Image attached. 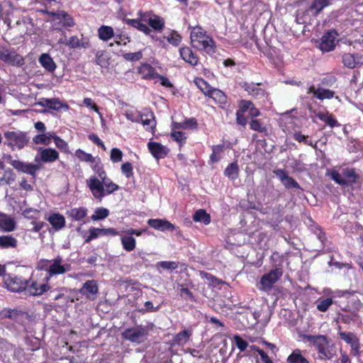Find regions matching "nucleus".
<instances>
[{
    "label": "nucleus",
    "mask_w": 363,
    "mask_h": 363,
    "mask_svg": "<svg viewBox=\"0 0 363 363\" xmlns=\"http://www.w3.org/2000/svg\"><path fill=\"white\" fill-rule=\"evenodd\" d=\"M305 323L307 327L297 328L299 336L310 344V346L314 347L317 351L318 358L320 360H330L336 354V348L330 338L323 335H305L302 333L307 331L311 327L308 319Z\"/></svg>",
    "instance_id": "nucleus-1"
},
{
    "label": "nucleus",
    "mask_w": 363,
    "mask_h": 363,
    "mask_svg": "<svg viewBox=\"0 0 363 363\" xmlns=\"http://www.w3.org/2000/svg\"><path fill=\"white\" fill-rule=\"evenodd\" d=\"M8 288L12 291H25L26 294L31 296H40L50 289V286L45 284H38L22 277H14L11 278L9 281H6Z\"/></svg>",
    "instance_id": "nucleus-2"
},
{
    "label": "nucleus",
    "mask_w": 363,
    "mask_h": 363,
    "mask_svg": "<svg viewBox=\"0 0 363 363\" xmlns=\"http://www.w3.org/2000/svg\"><path fill=\"white\" fill-rule=\"evenodd\" d=\"M4 145L11 147L12 150H21L30 141V137L26 132L20 130H6L4 133Z\"/></svg>",
    "instance_id": "nucleus-3"
},
{
    "label": "nucleus",
    "mask_w": 363,
    "mask_h": 363,
    "mask_svg": "<svg viewBox=\"0 0 363 363\" xmlns=\"http://www.w3.org/2000/svg\"><path fill=\"white\" fill-rule=\"evenodd\" d=\"M148 332L149 330L147 327L138 325L125 329L122 333V336L127 340L140 344L147 340Z\"/></svg>",
    "instance_id": "nucleus-4"
},
{
    "label": "nucleus",
    "mask_w": 363,
    "mask_h": 363,
    "mask_svg": "<svg viewBox=\"0 0 363 363\" xmlns=\"http://www.w3.org/2000/svg\"><path fill=\"white\" fill-rule=\"evenodd\" d=\"M283 274L281 267H276L269 273L264 274L259 281L260 289L264 291H270L273 285L280 279Z\"/></svg>",
    "instance_id": "nucleus-5"
},
{
    "label": "nucleus",
    "mask_w": 363,
    "mask_h": 363,
    "mask_svg": "<svg viewBox=\"0 0 363 363\" xmlns=\"http://www.w3.org/2000/svg\"><path fill=\"white\" fill-rule=\"evenodd\" d=\"M7 162L16 169L35 177V173L40 169V165L32 163H25L20 160H13L11 155L7 157Z\"/></svg>",
    "instance_id": "nucleus-6"
},
{
    "label": "nucleus",
    "mask_w": 363,
    "mask_h": 363,
    "mask_svg": "<svg viewBox=\"0 0 363 363\" xmlns=\"http://www.w3.org/2000/svg\"><path fill=\"white\" fill-rule=\"evenodd\" d=\"M0 60L11 65L21 66L24 64L23 57L11 51L4 46H0Z\"/></svg>",
    "instance_id": "nucleus-7"
},
{
    "label": "nucleus",
    "mask_w": 363,
    "mask_h": 363,
    "mask_svg": "<svg viewBox=\"0 0 363 363\" xmlns=\"http://www.w3.org/2000/svg\"><path fill=\"white\" fill-rule=\"evenodd\" d=\"M86 184L96 199L101 200L106 196L103 180L92 176L86 180Z\"/></svg>",
    "instance_id": "nucleus-8"
},
{
    "label": "nucleus",
    "mask_w": 363,
    "mask_h": 363,
    "mask_svg": "<svg viewBox=\"0 0 363 363\" xmlns=\"http://www.w3.org/2000/svg\"><path fill=\"white\" fill-rule=\"evenodd\" d=\"M79 293L87 299L94 301L99 294V285L96 280H87L79 289Z\"/></svg>",
    "instance_id": "nucleus-9"
},
{
    "label": "nucleus",
    "mask_w": 363,
    "mask_h": 363,
    "mask_svg": "<svg viewBox=\"0 0 363 363\" xmlns=\"http://www.w3.org/2000/svg\"><path fill=\"white\" fill-rule=\"evenodd\" d=\"M339 335L341 340L350 345V354L357 357L359 355L360 343L358 337L353 333L340 332Z\"/></svg>",
    "instance_id": "nucleus-10"
},
{
    "label": "nucleus",
    "mask_w": 363,
    "mask_h": 363,
    "mask_svg": "<svg viewBox=\"0 0 363 363\" xmlns=\"http://www.w3.org/2000/svg\"><path fill=\"white\" fill-rule=\"evenodd\" d=\"M51 264L48 270L50 276L62 274L69 272L71 269L69 264H62V258L60 256L52 259Z\"/></svg>",
    "instance_id": "nucleus-11"
},
{
    "label": "nucleus",
    "mask_w": 363,
    "mask_h": 363,
    "mask_svg": "<svg viewBox=\"0 0 363 363\" xmlns=\"http://www.w3.org/2000/svg\"><path fill=\"white\" fill-rule=\"evenodd\" d=\"M338 35L335 30L327 32L321 38L320 49L323 52H330L335 47V39Z\"/></svg>",
    "instance_id": "nucleus-12"
},
{
    "label": "nucleus",
    "mask_w": 363,
    "mask_h": 363,
    "mask_svg": "<svg viewBox=\"0 0 363 363\" xmlns=\"http://www.w3.org/2000/svg\"><path fill=\"white\" fill-rule=\"evenodd\" d=\"M342 62L346 67L354 69L363 65V55L359 53H345L342 57Z\"/></svg>",
    "instance_id": "nucleus-13"
},
{
    "label": "nucleus",
    "mask_w": 363,
    "mask_h": 363,
    "mask_svg": "<svg viewBox=\"0 0 363 363\" xmlns=\"http://www.w3.org/2000/svg\"><path fill=\"white\" fill-rule=\"evenodd\" d=\"M274 174L279 178L281 183L284 185L286 189H301V186L298 183L289 177L288 174L282 169H278L274 171Z\"/></svg>",
    "instance_id": "nucleus-14"
},
{
    "label": "nucleus",
    "mask_w": 363,
    "mask_h": 363,
    "mask_svg": "<svg viewBox=\"0 0 363 363\" xmlns=\"http://www.w3.org/2000/svg\"><path fill=\"white\" fill-rule=\"evenodd\" d=\"M37 104L42 107L48 108L55 111H60L62 108L65 111H67L69 109V106L67 104L62 103L60 99L56 98H43Z\"/></svg>",
    "instance_id": "nucleus-15"
},
{
    "label": "nucleus",
    "mask_w": 363,
    "mask_h": 363,
    "mask_svg": "<svg viewBox=\"0 0 363 363\" xmlns=\"http://www.w3.org/2000/svg\"><path fill=\"white\" fill-rule=\"evenodd\" d=\"M38 151L40 152V158L39 159L38 155L35 156V161L37 162L39 161L52 162L59 158V153L54 149L40 147Z\"/></svg>",
    "instance_id": "nucleus-16"
},
{
    "label": "nucleus",
    "mask_w": 363,
    "mask_h": 363,
    "mask_svg": "<svg viewBox=\"0 0 363 363\" xmlns=\"http://www.w3.org/2000/svg\"><path fill=\"white\" fill-rule=\"evenodd\" d=\"M147 147L152 156L157 160L165 157L169 152L167 147L157 142L148 143Z\"/></svg>",
    "instance_id": "nucleus-17"
},
{
    "label": "nucleus",
    "mask_w": 363,
    "mask_h": 363,
    "mask_svg": "<svg viewBox=\"0 0 363 363\" xmlns=\"http://www.w3.org/2000/svg\"><path fill=\"white\" fill-rule=\"evenodd\" d=\"M135 122H140L146 130H154L156 126V121L152 111H146L140 115L138 119L133 120Z\"/></svg>",
    "instance_id": "nucleus-18"
},
{
    "label": "nucleus",
    "mask_w": 363,
    "mask_h": 363,
    "mask_svg": "<svg viewBox=\"0 0 363 363\" xmlns=\"http://www.w3.org/2000/svg\"><path fill=\"white\" fill-rule=\"evenodd\" d=\"M147 224L152 228L160 231H173L174 225L163 219H149Z\"/></svg>",
    "instance_id": "nucleus-19"
},
{
    "label": "nucleus",
    "mask_w": 363,
    "mask_h": 363,
    "mask_svg": "<svg viewBox=\"0 0 363 363\" xmlns=\"http://www.w3.org/2000/svg\"><path fill=\"white\" fill-rule=\"evenodd\" d=\"M323 294L325 297H329L332 299L333 303L337 304L339 303V298L347 297L348 295L354 294V291H350L348 290L345 291H333L332 289L327 288L324 289Z\"/></svg>",
    "instance_id": "nucleus-20"
},
{
    "label": "nucleus",
    "mask_w": 363,
    "mask_h": 363,
    "mask_svg": "<svg viewBox=\"0 0 363 363\" xmlns=\"http://www.w3.org/2000/svg\"><path fill=\"white\" fill-rule=\"evenodd\" d=\"M330 4V0H312L307 12L317 17L320 13Z\"/></svg>",
    "instance_id": "nucleus-21"
},
{
    "label": "nucleus",
    "mask_w": 363,
    "mask_h": 363,
    "mask_svg": "<svg viewBox=\"0 0 363 363\" xmlns=\"http://www.w3.org/2000/svg\"><path fill=\"white\" fill-rule=\"evenodd\" d=\"M197 49L204 50L207 54L211 55L216 52V43L212 38L206 35L199 42L195 47Z\"/></svg>",
    "instance_id": "nucleus-22"
},
{
    "label": "nucleus",
    "mask_w": 363,
    "mask_h": 363,
    "mask_svg": "<svg viewBox=\"0 0 363 363\" xmlns=\"http://www.w3.org/2000/svg\"><path fill=\"white\" fill-rule=\"evenodd\" d=\"M16 228V222L13 218L4 213L0 212V229L4 232H11Z\"/></svg>",
    "instance_id": "nucleus-23"
},
{
    "label": "nucleus",
    "mask_w": 363,
    "mask_h": 363,
    "mask_svg": "<svg viewBox=\"0 0 363 363\" xmlns=\"http://www.w3.org/2000/svg\"><path fill=\"white\" fill-rule=\"evenodd\" d=\"M181 57L187 63L195 66L198 64L199 59L189 47H183L179 49Z\"/></svg>",
    "instance_id": "nucleus-24"
},
{
    "label": "nucleus",
    "mask_w": 363,
    "mask_h": 363,
    "mask_svg": "<svg viewBox=\"0 0 363 363\" xmlns=\"http://www.w3.org/2000/svg\"><path fill=\"white\" fill-rule=\"evenodd\" d=\"M259 85L260 84L244 82L242 87L251 96L260 98L264 95V90L260 88Z\"/></svg>",
    "instance_id": "nucleus-25"
},
{
    "label": "nucleus",
    "mask_w": 363,
    "mask_h": 363,
    "mask_svg": "<svg viewBox=\"0 0 363 363\" xmlns=\"http://www.w3.org/2000/svg\"><path fill=\"white\" fill-rule=\"evenodd\" d=\"M88 210L84 207L73 208L68 210L66 213L68 218L72 220L81 221L87 216Z\"/></svg>",
    "instance_id": "nucleus-26"
},
{
    "label": "nucleus",
    "mask_w": 363,
    "mask_h": 363,
    "mask_svg": "<svg viewBox=\"0 0 363 363\" xmlns=\"http://www.w3.org/2000/svg\"><path fill=\"white\" fill-rule=\"evenodd\" d=\"M48 221L56 231L61 230L65 225V218L60 213L50 215L48 218Z\"/></svg>",
    "instance_id": "nucleus-27"
},
{
    "label": "nucleus",
    "mask_w": 363,
    "mask_h": 363,
    "mask_svg": "<svg viewBox=\"0 0 363 363\" xmlns=\"http://www.w3.org/2000/svg\"><path fill=\"white\" fill-rule=\"evenodd\" d=\"M205 94L212 98L219 104H225L227 101L226 96L224 92L218 89L211 88L205 92Z\"/></svg>",
    "instance_id": "nucleus-28"
},
{
    "label": "nucleus",
    "mask_w": 363,
    "mask_h": 363,
    "mask_svg": "<svg viewBox=\"0 0 363 363\" xmlns=\"http://www.w3.org/2000/svg\"><path fill=\"white\" fill-rule=\"evenodd\" d=\"M67 45L72 49L86 48L90 46L87 39H79L77 36H72L67 43Z\"/></svg>",
    "instance_id": "nucleus-29"
},
{
    "label": "nucleus",
    "mask_w": 363,
    "mask_h": 363,
    "mask_svg": "<svg viewBox=\"0 0 363 363\" xmlns=\"http://www.w3.org/2000/svg\"><path fill=\"white\" fill-rule=\"evenodd\" d=\"M342 174L345 177V181L347 182L346 186L352 185L356 183L360 177L353 168H345L342 169Z\"/></svg>",
    "instance_id": "nucleus-30"
},
{
    "label": "nucleus",
    "mask_w": 363,
    "mask_h": 363,
    "mask_svg": "<svg viewBox=\"0 0 363 363\" xmlns=\"http://www.w3.org/2000/svg\"><path fill=\"white\" fill-rule=\"evenodd\" d=\"M39 62L47 71L52 72L56 69V64L52 58L47 53L42 54L39 57Z\"/></svg>",
    "instance_id": "nucleus-31"
},
{
    "label": "nucleus",
    "mask_w": 363,
    "mask_h": 363,
    "mask_svg": "<svg viewBox=\"0 0 363 363\" xmlns=\"http://www.w3.org/2000/svg\"><path fill=\"white\" fill-rule=\"evenodd\" d=\"M1 318H29L28 313L21 309H4L0 311Z\"/></svg>",
    "instance_id": "nucleus-32"
},
{
    "label": "nucleus",
    "mask_w": 363,
    "mask_h": 363,
    "mask_svg": "<svg viewBox=\"0 0 363 363\" xmlns=\"http://www.w3.org/2000/svg\"><path fill=\"white\" fill-rule=\"evenodd\" d=\"M206 36V32L203 30V28L200 26H195L192 28V30L191 32V42L193 47H196L199 42L203 39Z\"/></svg>",
    "instance_id": "nucleus-33"
},
{
    "label": "nucleus",
    "mask_w": 363,
    "mask_h": 363,
    "mask_svg": "<svg viewBox=\"0 0 363 363\" xmlns=\"http://www.w3.org/2000/svg\"><path fill=\"white\" fill-rule=\"evenodd\" d=\"M316 116L320 121L325 123L330 128L337 127V126L340 125V124L333 117V116L332 114H330L328 112H325V113L319 112L316 114Z\"/></svg>",
    "instance_id": "nucleus-34"
},
{
    "label": "nucleus",
    "mask_w": 363,
    "mask_h": 363,
    "mask_svg": "<svg viewBox=\"0 0 363 363\" xmlns=\"http://www.w3.org/2000/svg\"><path fill=\"white\" fill-rule=\"evenodd\" d=\"M172 126V130L188 128L193 129L197 127V122L194 118H191L186 119L184 121L180 123L173 122Z\"/></svg>",
    "instance_id": "nucleus-35"
},
{
    "label": "nucleus",
    "mask_w": 363,
    "mask_h": 363,
    "mask_svg": "<svg viewBox=\"0 0 363 363\" xmlns=\"http://www.w3.org/2000/svg\"><path fill=\"white\" fill-rule=\"evenodd\" d=\"M57 21H59L58 23L65 27H73L75 25L73 18L62 10H59V16Z\"/></svg>",
    "instance_id": "nucleus-36"
},
{
    "label": "nucleus",
    "mask_w": 363,
    "mask_h": 363,
    "mask_svg": "<svg viewBox=\"0 0 363 363\" xmlns=\"http://www.w3.org/2000/svg\"><path fill=\"white\" fill-rule=\"evenodd\" d=\"M17 240L11 235L0 236V248H15L17 246Z\"/></svg>",
    "instance_id": "nucleus-37"
},
{
    "label": "nucleus",
    "mask_w": 363,
    "mask_h": 363,
    "mask_svg": "<svg viewBox=\"0 0 363 363\" xmlns=\"http://www.w3.org/2000/svg\"><path fill=\"white\" fill-rule=\"evenodd\" d=\"M287 363H309L307 359L301 354L299 349L294 350L287 357Z\"/></svg>",
    "instance_id": "nucleus-38"
},
{
    "label": "nucleus",
    "mask_w": 363,
    "mask_h": 363,
    "mask_svg": "<svg viewBox=\"0 0 363 363\" xmlns=\"http://www.w3.org/2000/svg\"><path fill=\"white\" fill-rule=\"evenodd\" d=\"M98 35L104 41H107L115 36L113 28L108 26H101L98 30Z\"/></svg>",
    "instance_id": "nucleus-39"
},
{
    "label": "nucleus",
    "mask_w": 363,
    "mask_h": 363,
    "mask_svg": "<svg viewBox=\"0 0 363 363\" xmlns=\"http://www.w3.org/2000/svg\"><path fill=\"white\" fill-rule=\"evenodd\" d=\"M224 174L232 180L238 177L239 167L237 162L230 163L225 169Z\"/></svg>",
    "instance_id": "nucleus-40"
},
{
    "label": "nucleus",
    "mask_w": 363,
    "mask_h": 363,
    "mask_svg": "<svg viewBox=\"0 0 363 363\" xmlns=\"http://www.w3.org/2000/svg\"><path fill=\"white\" fill-rule=\"evenodd\" d=\"M109 56L105 51L99 50L96 53V64L101 67H106L108 65Z\"/></svg>",
    "instance_id": "nucleus-41"
},
{
    "label": "nucleus",
    "mask_w": 363,
    "mask_h": 363,
    "mask_svg": "<svg viewBox=\"0 0 363 363\" xmlns=\"http://www.w3.org/2000/svg\"><path fill=\"white\" fill-rule=\"evenodd\" d=\"M191 335L190 330H184L175 335L174 342L179 345H184L189 340Z\"/></svg>",
    "instance_id": "nucleus-42"
},
{
    "label": "nucleus",
    "mask_w": 363,
    "mask_h": 363,
    "mask_svg": "<svg viewBox=\"0 0 363 363\" xmlns=\"http://www.w3.org/2000/svg\"><path fill=\"white\" fill-rule=\"evenodd\" d=\"M194 220L196 222L203 223L207 225L211 222L210 216L206 212L205 210L199 209L196 211L193 216Z\"/></svg>",
    "instance_id": "nucleus-43"
},
{
    "label": "nucleus",
    "mask_w": 363,
    "mask_h": 363,
    "mask_svg": "<svg viewBox=\"0 0 363 363\" xmlns=\"http://www.w3.org/2000/svg\"><path fill=\"white\" fill-rule=\"evenodd\" d=\"M335 92L332 90L318 87L316 89L315 98L319 100L330 99L333 98Z\"/></svg>",
    "instance_id": "nucleus-44"
},
{
    "label": "nucleus",
    "mask_w": 363,
    "mask_h": 363,
    "mask_svg": "<svg viewBox=\"0 0 363 363\" xmlns=\"http://www.w3.org/2000/svg\"><path fill=\"white\" fill-rule=\"evenodd\" d=\"M126 22L128 25L137 28L145 34H149L150 32V29L146 26V24L141 22L139 19H127Z\"/></svg>",
    "instance_id": "nucleus-45"
},
{
    "label": "nucleus",
    "mask_w": 363,
    "mask_h": 363,
    "mask_svg": "<svg viewBox=\"0 0 363 363\" xmlns=\"http://www.w3.org/2000/svg\"><path fill=\"white\" fill-rule=\"evenodd\" d=\"M332 304L333 301L329 297H326L323 299L320 298L316 301V308L321 312L326 311Z\"/></svg>",
    "instance_id": "nucleus-46"
},
{
    "label": "nucleus",
    "mask_w": 363,
    "mask_h": 363,
    "mask_svg": "<svg viewBox=\"0 0 363 363\" xmlns=\"http://www.w3.org/2000/svg\"><path fill=\"white\" fill-rule=\"evenodd\" d=\"M109 211L105 208H97L94 211V213L91 216V218L94 221L104 220L108 217Z\"/></svg>",
    "instance_id": "nucleus-47"
},
{
    "label": "nucleus",
    "mask_w": 363,
    "mask_h": 363,
    "mask_svg": "<svg viewBox=\"0 0 363 363\" xmlns=\"http://www.w3.org/2000/svg\"><path fill=\"white\" fill-rule=\"evenodd\" d=\"M123 248L126 251H132L135 247V239L132 236H124L121 238Z\"/></svg>",
    "instance_id": "nucleus-48"
},
{
    "label": "nucleus",
    "mask_w": 363,
    "mask_h": 363,
    "mask_svg": "<svg viewBox=\"0 0 363 363\" xmlns=\"http://www.w3.org/2000/svg\"><path fill=\"white\" fill-rule=\"evenodd\" d=\"M149 25L155 30H162L164 25V20L157 16H152L151 19H149Z\"/></svg>",
    "instance_id": "nucleus-49"
},
{
    "label": "nucleus",
    "mask_w": 363,
    "mask_h": 363,
    "mask_svg": "<svg viewBox=\"0 0 363 363\" xmlns=\"http://www.w3.org/2000/svg\"><path fill=\"white\" fill-rule=\"evenodd\" d=\"M75 155L81 161L93 164L96 162L95 157H94L91 154L86 153L81 149H79L75 152Z\"/></svg>",
    "instance_id": "nucleus-50"
},
{
    "label": "nucleus",
    "mask_w": 363,
    "mask_h": 363,
    "mask_svg": "<svg viewBox=\"0 0 363 363\" xmlns=\"http://www.w3.org/2000/svg\"><path fill=\"white\" fill-rule=\"evenodd\" d=\"M223 145L213 146L212 154L210 156V160L211 162L216 163L220 160L219 155L223 151Z\"/></svg>",
    "instance_id": "nucleus-51"
},
{
    "label": "nucleus",
    "mask_w": 363,
    "mask_h": 363,
    "mask_svg": "<svg viewBox=\"0 0 363 363\" xmlns=\"http://www.w3.org/2000/svg\"><path fill=\"white\" fill-rule=\"evenodd\" d=\"M103 182L106 195L110 194L119 189V186L116 184L113 183L111 180L107 179L106 177L104 179V180H103Z\"/></svg>",
    "instance_id": "nucleus-52"
},
{
    "label": "nucleus",
    "mask_w": 363,
    "mask_h": 363,
    "mask_svg": "<svg viewBox=\"0 0 363 363\" xmlns=\"http://www.w3.org/2000/svg\"><path fill=\"white\" fill-rule=\"evenodd\" d=\"M250 128L259 133H265L267 131L266 128L262 125L259 120L252 119L250 122Z\"/></svg>",
    "instance_id": "nucleus-53"
},
{
    "label": "nucleus",
    "mask_w": 363,
    "mask_h": 363,
    "mask_svg": "<svg viewBox=\"0 0 363 363\" xmlns=\"http://www.w3.org/2000/svg\"><path fill=\"white\" fill-rule=\"evenodd\" d=\"M234 341H235V343L237 347L241 352L245 351L247 349V346H248V342L246 340H245L244 339H242L238 335H236L234 336Z\"/></svg>",
    "instance_id": "nucleus-54"
},
{
    "label": "nucleus",
    "mask_w": 363,
    "mask_h": 363,
    "mask_svg": "<svg viewBox=\"0 0 363 363\" xmlns=\"http://www.w3.org/2000/svg\"><path fill=\"white\" fill-rule=\"evenodd\" d=\"M294 138L300 143H303L304 144L311 145L313 147H315L312 142L308 140V137L307 135H302L299 132H296L294 134Z\"/></svg>",
    "instance_id": "nucleus-55"
},
{
    "label": "nucleus",
    "mask_w": 363,
    "mask_h": 363,
    "mask_svg": "<svg viewBox=\"0 0 363 363\" xmlns=\"http://www.w3.org/2000/svg\"><path fill=\"white\" fill-rule=\"evenodd\" d=\"M173 131L171 133V137L179 144H183L185 143L186 137L184 135V133L181 131H176L175 130H172Z\"/></svg>",
    "instance_id": "nucleus-56"
},
{
    "label": "nucleus",
    "mask_w": 363,
    "mask_h": 363,
    "mask_svg": "<svg viewBox=\"0 0 363 363\" xmlns=\"http://www.w3.org/2000/svg\"><path fill=\"white\" fill-rule=\"evenodd\" d=\"M103 231H101V228H92L89 230V235L86 239L85 242H89L91 240L96 239L99 236L103 235Z\"/></svg>",
    "instance_id": "nucleus-57"
},
{
    "label": "nucleus",
    "mask_w": 363,
    "mask_h": 363,
    "mask_svg": "<svg viewBox=\"0 0 363 363\" xmlns=\"http://www.w3.org/2000/svg\"><path fill=\"white\" fill-rule=\"evenodd\" d=\"M140 72H146L145 78L153 79L155 78V75L157 74L155 73V69L150 65H144L141 67Z\"/></svg>",
    "instance_id": "nucleus-58"
},
{
    "label": "nucleus",
    "mask_w": 363,
    "mask_h": 363,
    "mask_svg": "<svg viewBox=\"0 0 363 363\" xmlns=\"http://www.w3.org/2000/svg\"><path fill=\"white\" fill-rule=\"evenodd\" d=\"M123 152L118 148H113L111 151V160L113 162H118L122 160Z\"/></svg>",
    "instance_id": "nucleus-59"
},
{
    "label": "nucleus",
    "mask_w": 363,
    "mask_h": 363,
    "mask_svg": "<svg viewBox=\"0 0 363 363\" xmlns=\"http://www.w3.org/2000/svg\"><path fill=\"white\" fill-rule=\"evenodd\" d=\"M54 142L57 148L65 152H68V144L58 136L54 137Z\"/></svg>",
    "instance_id": "nucleus-60"
},
{
    "label": "nucleus",
    "mask_w": 363,
    "mask_h": 363,
    "mask_svg": "<svg viewBox=\"0 0 363 363\" xmlns=\"http://www.w3.org/2000/svg\"><path fill=\"white\" fill-rule=\"evenodd\" d=\"M331 177L333 181H335L337 184L341 186H346L347 182L345 181V179L342 177V175L337 171H333L331 172Z\"/></svg>",
    "instance_id": "nucleus-61"
},
{
    "label": "nucleus",
    "mask_w": 363,
    "mask_h": 363,
    "mask_svg": "<svg viewBox=\"0 0 363 363\" xmlns=\"http://www.w3.org/2000/svg\"><path fill=\"white\" fill-rule=\"evenodd\" d=\"M142 52H129L123 55V57L128 61H138L142 58Z\"/></svg>",
    "instance_id": "nucleus-62"
},
{
    "label": "nucleus",
    "mask_w": 363,
    "mask_h": 363,
    "mask_svg": "<svg viewBox=\"0 0 363 363\" xmlns=\"http://www.w3.org/2000/svg\"><path fill=\"white\" fill-rule=\"evenodd\" d=\"M167 41L172 45L177 46L181 42V36L176 32L172 33L167 38Z\"/></svg>",
    "instance_id": "nucleus-63"
},
{
    "label": "nucleus",
    "mask_w": 363,
    "mask_h": 363,
    "mask_svg": "<svg viewBox=\"0 0 363 363\" xmlns=\"http://www.w3.org/2000/svg\"><path fill=\"white\" fill-rule=\"evenodd\" d=\"M121 172L127 178L133 175V166L130 162H125L121 166Z\"/></svg>",
    "instance_id": "nucleus-64"
}]
</instances>
